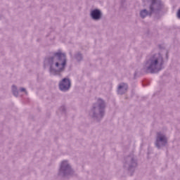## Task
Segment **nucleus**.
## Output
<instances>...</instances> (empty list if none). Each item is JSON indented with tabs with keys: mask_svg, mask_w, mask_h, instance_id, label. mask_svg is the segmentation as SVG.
Here are the masks:
<instances>
[{
	"mask_svg": "<svg viewBox=\"0 0 180 180\" xmlns=\"http://www.w3.org/2000/svg\"><path fill=\"white\" fill-rule=\"evenodd\" d=\"M162 61V58H155L154 57L152 58L150 60V66L148 68V70L149 72L153 73L157 72V65L158 64V60Z\"/></svg>",
	"mask_w": 180,
	"mask_h": 180,
	"instance_id": "f03ea898",
	"label": "nucleus"
},
{
	"mask_svg": "<svg viewBox=\"0 0 180 180\" xmlns=\"http://www.w3.org/2000/svg\"><path fill=\"white\" fill-rule=\"evenodd\" d=\"M16 87H15V86H13V89H15Z\"/></svg>",
	"mask_w": 180,
	"mask_h": 180,
	"instance_id": "2eb2a0df",
	"label": "nucleus"
},
{
	"mask_svg": "<svg viewBox=\"0 0 180 180\" xmlns=\"http://www.w3.org/2000/svg\"><path fill=\"white\" fill-rule=\"evenodd\" d=\"M91 17L97 20L101 18V11L99 10H94L91 11Z\"/></svg>",
	"mask_w": 180,
	"mask_h": 180,
	"instance_id": "39448f33",
	"label": "nucleus"
},
{
	"mask_svg": "<svg viewBox=\"0 0 180 180\" xmlns=\"http://www.w3.org/2000/svg\"><path fill=\"white\" fill-rule=\"evenodd\" d=\"M177 16L180 19V10H179V11L177 13Z\"/></svg>",
	"mask_w": 180,
	"mask_h": 180,
	"instance_id": "9d476101",
	"label": "nucleus"
},
{
	"mask_svg": "<svg viewBox=\"0 0 180 180\" xmlns=\"http://www.w3.org/2000/svg\"><path fill=\"white\" fill-rule=\"evenodd\" d=\"M51 72H54V70H53V69H51Z\"/></svg>",
	"mask_w": 180,
	"mask_h": 180,
	"instance_id": "ddd939ff",
	"label": "nucleus"
},
{
	"mask_svg": "<svg viewBox=\"0 0 180 180\" xmlns=\"http://www.w3.org/2000/svg\"><path fill=\"white\" fill-rule=\"evenodd\" d=\"M71 86V82L68 79H63L59 84L60 91H68Z\"/></svg>",
	"mask_w": 180,
	"mask_h": 180,
	"instance_id": "7ed1b4c3",
	"label": "nucleus"
},
{
	"mask_svg": "<svg viewBox=\"0 0 180 180\" xmlns=\"http://www.w3.org/2000/svg\"><path fill=\"white\" fill-rule=\"evenodd\" d=\"M20 91H21V92H25L26 91V89H25V88H21Z\"/></svg>",
	"mask_w": 180,
	"mask_h": 180,
	"instance_id": "9b49d317",
	"label": "nucleus"
},
{
	"mask_svg": "<svg viewBox=\"0 0 180 180\" xmlns=\"http://www.w3.org/2000/svg\"><path fill=\"white\" fill-rule=\"evenodd\" d=\"M69 165H68V162H67V160L63 161L60 165V168H68Z\"/></svg>",
	"mask_w": 180,
	"mask_h": 180,
	"instance_id": "0eeeda50",
	"label": "nucleus"
},
{
	"mask_svg": "<svg viewBox=\"0 0 180 180\" xmlns=\"http://www.w3.org/2000/svg\"><path fill=\"white\" fill-rule=\"evenodd\" d=\"M55 57L56 60H58V62L56 63V68H58V71H63L64 68H65V64L67 63L65 54L61 52H58L55 53Z\"/></svg>",
	"mask_w": 180,
	"mask_h": 180,
	"instance_id": "f257e3e1",
	"label": "nucleus"
},
{
	"mask_svg": "<svg viewBox=\"0 0 180 180\" xmlns=\"http://www.w3.org/2000/svg\"><path fill=\"white\" fill-rule=\"evenodd\" d=\"M123 91L126 92L127 91V84L122 83L118 86V94H123Z\"/></svg>",
	"mask_w": 180,
	"mask_h": 180,
	"instance_id": "423d86ee",
	"label": "nucleus"
},
{
	"mask_svg": "<svg viewBox=\"0 0 180 180\" xmlns=\"http://www.w3.org/2000/svg\"><path fill=\"white\" fill-rule=\"evenodd\" d=\"M150 1H151L152 5H154V4H155V0H150Z\"/></svg>",
	"mask_w": 180,
	"mask_h": 180,
	"instance_id": "f8f14e48",
	"label": "nucleus"
},
{
	"mask_svg": "<svg viewBox=\"0 0 180 180\" xmlns=\"http://www.w3.org/2000/svg\"><path fill=\"white\" fill-rule=\"evenodd\" d=\"M162 141V143H167V138L165 136L161 135V134H158V138L156 141V146L160 147V145H158V142Z\"/></svg>",
	"mask_w": 180,
	"mask_h": 180,
	"instance_id": "20e7f679",
	"label": "nucleus"
},
{
	"mask_svg": "<svg viewBox=\"0 0 180 180\" xmlns=\"http://www.w3.org/2000/svg\"><path fill=\"white\" fill-rule=\"evenodd\" d=\"M13 94L16 95V91H13Z\"/></svg>",
	"mask_w": 180,
	"mask_h": 180,
	"instance_id": "4468645a",
	"label": "nucleus"
},
{
	"mask_svg": "<svg viewBox=\"0 0 180 180\" xmlns=\"http://www.w3.org/2000/svg\"><path fill=\"white\" fill-rule=\"evenodd\" d=\"M98 102L100 103V106L101 108H103V106L105 105L104 103H103V101H102L101 99H99L98 100Z\"/></svg>",
	"mask_w": 180,
	"mask_h": 180,
	"instance_id": "1a4fd4ad",
	"label": "nucleus"
},
{
	"mask_svg": "<svg viewBox=\"0 0 180 180\" xmlns=\"http://www.w3.org/2000/svg\"><path fill=\"white\" fill-rule=\"evenodd\" d=\"M147 15H148V13L147 12V10H143V11H141V16L142 18H144Z\"/></svg>",
	"mask_w": 180,
	"mask_h": 180,
	"instance_id": "6e6552de",
	"label": "nucleus"
}]
</instances>
